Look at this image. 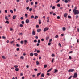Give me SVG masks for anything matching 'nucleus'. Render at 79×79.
<instances>
[{
	"mask_svg": "<svg viewBox=\"0 0 79 79\" xmlns=\"http://www.w3.org/2000/svg\"><path fill=\"white\" fill-rule=\"evenodd\" d=\"M73 13L74 15H78L79 14V11L78 10H74Z\"/></svg>",
	"mask_w": 79,
	"mask_h": 79,
	"instance_id": "1",
	"label": "nucleus"
},
{
	"mask_svg": "<svg viewBox=\"0 0 79 79\" xmlns=\"http://www.w3.org/2000/svg\"><path fill=\"white\" fill-rule=\"evenodd\" d=\"M77 76V73H75L74 74V76H73V77L74 78H76V77Z\"/></svg>",
	"mask_w": 79,
	"mask_h": 79,
	"instance_id": "2",
	"label": "nucleus"
},
{
	"mask_svg": "<svg viewBox=\"0 0 79 79\" xmlns=\"http://www.w3.org/2000/svg\"><path fill=\"white\" fill-rule=\"evenodd\" d=\"M73 71H74V69H72L68 70L69 73V72H73Z\"/></svg>",
	"mask_w": 79,
	"mask_h": 79,
	"instance_id": "3",
	"label": "nucleus"
},
{
	"mask_svg": "<svg viewBox=\"0 0 79 79\" xmlns=\"http://www.w3.org/2000/svg\"><path fill=\"white\" fill-rule=\"evenodd\" d=\"M49 29L48 28H45L44 29V32H46L47 31V30H48Z\"/></svg>",
	"mask_w": 79,
	"mask_h": 79,
	"instance_id": "4",
	"label": "nucleus"
},
{
	"mask_svg": "<svg viewBox=\"0 0 79 79\" xmlns=\"http://www.w3.org/2000/svg\"><path fill=\"white\" fill-rule=\"evenodd\" d=\"M29 19H27V20H26V24H28V23H29Z\"/></svg>",
	"mask_w": 79,
	"mask_h": 79,
	"instance_id": "5",
	"label": "nucleus"
},
{
	"mask_svg": "<svg viewBox=\"0 0 79 79\" xmlns=\"http://www.w3.org/2000/svg\"><path fill=\"white\" fill-rule=\"evenodd\" d=\"M47 21L48 23H49V17H48L47 18Z\"/></svg>",
	"mask_w": 79,
	"mask_h": 79,
	"instance_id": "6",
	"label": "nucleus"
},
{
	"mask_svg": "<svg viewBox=\"0 0 79 79\" xmlns=\"http://www.w3.org/2000/svg\"><path fill=\"white\" fill-rule=\"evenodd\" d=\"M32 34L33 35H35V32L33 30Z\"/></svg>",
	"mask_w": 79,
	"mask_h": 79,
	"instance_id": "7",
	"label": "nucleus"
},
{
	"mask_svg": "<svg viewBox=\"0 0 79 79\" xmlns=\"http://www.w3.org/2000/svg\"><path fill=\"white\" fill-rule=\"evenodd\" d=\"M40 31H41V29H39L37 30V32H39Z\"/></svg>",
	"mask_w": 79,
	"mask_h": 79,
	"instance_id": "8",
	"label": "nucleus"
},
{
	"mask_svg": "<svg viewBox=\"0 0 79 79\" xmlns=\"http://www.w3.org/2000/svg\"><path fill=\"white\" fill-rule=\"evenodd\" d=\"M67 16H68V14H67V13H65L64 14V17H65V18H66V17Z\"/></svg>",
	"mask_w": 79,
	"mask_h": 79,
	"instance_id": "9",
	"label": "nucleus"
},
{
	"mask_svg": "<svg viewBox=\"0 0 79 79\" xmlns=\"http://www.w3.org/2000/svg\"><path fill=\"white\" fill-rule=\"evenodd\" d=\"M52 68L50 69H49L48 70V71H47V73H48V72H50V71H51V70H52Z\"/></svg>",
	"mask_w": 79,
	"mask_h": 79,
	"instance_id": "10",
	"label": "nucleus"
},
{
	"mask_svg": "<svg viewBox=\"0 0 79 79\" xmlns=\"http://www.w3.org/2000/svg\"><path fill=\"white\" fill-rule=\"evenodd\" d=\"M62 30H63V31H65V30H66V28H65V27H63Z\"/></svg>",
	"mask_w": 79,
	"mask_h": 79,
	"instance_id": "11",
	"label": "nucleus"
},
{
	"mask_svg": "<svg viewBox=\"0 0 79 79\" xmlns=\"http://www.w3.org/2000/svg\"><path fill=\"white\" fill-rule=\"evenodd\" d=\"M36 65H39V62L38 61H36Z\"/></svg>",
	"mask_w": 79,
	"mask_h": 79,
	"instance_id": "12",
	"label": "nucleus"
},
{
	"mask_svg": "<svg viewBox=\"0 0 79 79\" xmlns=\"http://www.w3.org/2000/svg\"><path fill=\"white\" fill-rule=\"evenodd\" d=\"M41 74V72L38 73L37 75V77H38V76H39V75H40V74Z\"/></svg>",
	"mask_w": 79,
	"mask_h": 79,
	"instance_id": "13",
	"label": "nucleus"
},
{
	"mask_svg": "<svg viewBox=\"0 0 79 79\" xmlns=\"http://www.w3.org/2000/svg\"><path fill=\"white\" fill-rule=\"evenodd\" d=\"M18 66L17 65H14V68H18Z\"/></svg>",
	"mask_w": 79,
	"mask_h": 79,
	"instance_id": "14",
	"label": "nucleus"
},
{
	"mask_svg": "<svg viewBox=\"0 0 79 79\" xmlns=\"http://www.w3.org/2000/svg\"><path fill=\"white\" fill-rule=\"evenodd\" d=\"M16 18V15H14L13 17V19H15Z\"/></svg>",
	"mask_w": 79,
	"mask_h": 79,
	"instance_id": "15",
	"label": "nucleus"
},
{
	"mask_svg": "<svg viewBox=\"0 0 79 79\" xmlns=\"http://www.w3.org/2000/svg\"><path fill=\"white\" fill-rule=\"evenodd\" d=\"M5 19H6V20H8L9 19L7 17V16H6L5 17Z\"/></svg>",
	"mask_w": 79,
	"mask_h": 79,
	"instance_id": "16",
	"label": "nucleus"
},
{
	"mask_svg": "<svg viewBox=\"0 0 79 79\" xmlns=\"http://www.w3.org/2000/svg\"><path fill=\"white\" fill-rule=\"evenodd\" d=\"M76 9H77V7H75L74 8V9L73 10V12H74V10L75 11L76 10Z\"/></svg>",
	"mask_w": 79,
	"mask_h": 79,
	"instance_id": "17",
	"label": "nucleus"
},
{
	"mask_svg": "<svg viewBox=\"0 0 79 79\" xmlns=\"http://www.w3.org/2000/svg\"><path fill=\"white\" fill-rule=\"evenodd\" d=\"M30 56H33V53H30Z\"/></svg>",
	"mask_w": 79,
	"mask_h": 79,
	"instance_id": "18",
	"label": "nucleus"
},
{
	"mask_svg": "<svg viewBox=\"0 0 79 79\" xmlns=\"http://www.w3.org/2000/svg\"><path fill=\"white\" fill-rule=\"evenodd\" d=\"M39 24H41V20H39Z\"/></svg>",
	"mask_w": 79,
	"mask_h": 79,
	"instance_id": "19",
	"label": "nucleus"
},
{
	"mask_svg": "<svg viewBox=\"0 0 79 79\" xmlns=\"http://www.w3.org/2000/svg\"><path fill=\"white\" fill-rule=\"evenodd\" d=\"M44 76V73H42L41 75V77H43Z\"/></svg>",
	"mask_w": 79,
	"mask_h": 79,
	"instance_id": "20",
	"label": "nucleus"
},
{
	"mask_svg": "<svg viewBox=\"0 0 79 79\" xmlns=\"http://www.w3.org/2000/svg\"><path fill=\"white\" fill-rule=\"evenodd\" d=\"M29 11H32V8H30L29 9Z\"/></svg>",
	"mask_w": 79,
	"mask_h": 79,
	"instance_id": "21",
	"label": "nucleus"
},
{
	"mask_svg": "<svg viewBox=\"0 0 79 79\" xmlns=\"http://www.w3.org/2000/svg\"><path fill=\"white\" fill-rule=\"evenodd\" d=\"M15 70L16 71H19V69H18V68H16L15 69Z\"/></svg>",
	"mask_w": 79,
	"mask_h": 79,
	"instance_id": "22",
	"label": "nucleus"
},
{
	"mask_svg": "<svg viewBox=\"0 0 79 79\" xmlns=\"http://www.w3.org/2000/svg\"><path fill=\"white\" fill-rule=\"evenodd\" d=\"M44 68H46L47 67V65H44Z\"/></svg>",
	"mask_w": 79,
	"mask_h": 79,
	"instance_id": "23",
	"label": "nucleus"
},
{
	"mask_svg": "<svg viewBox=\"0 0 79 79\" xmlns=\"http://www.w3.org/2000/svg\"><path fill=\"white\" fill-rule=\"evenodd\" d=\"M49 39V37H47L46 38V40H48Z\"/></svg>",
	"mask_w": 79,
	"mask_h": 79,
	"instance_id": "24",
	"label": "nucleus"
},
{
	"mask_svg": "<svg viewBox=\"0 0 79 79\" xmlns=\"http://www.w3.org/2000/svg\"><path fill=\"white\" fill-rule=\"evenodd\" d=\"M34 55H35V56H37L38 55V54L37 53H35Z\"/></svg>",
	"mask_w": 79,
	"mask_h": 79,
	"instance_id": "25",
	"label": "nucleus"
},
{
	"mask_svg": "<svg viewBox=\"0 0 79 79\" xmlns=\"http://www.w3.org/2000/svg\"><path fill=\"white\" fill-rule=\"evenodd\" d=\"M20 58V59H22V60H23V59H24V57L23 56H21Z\"/></svg>",
	"mask_w": 79,
	"mask_h": 79,
	"instance_id": "26",
	"label": "nucleus"
},
{
	"mask_svg": "<svg viewBox=\"0 0 79 79\" xmlns=\"http://www.w3.org/2000/svg\"><path fill=\"white\" fill-rule=\"evenodd\" d=\"M61 6V5H60V4H58L57 5V6H58V7H60Z\"/></svg>",
	"mask_w": 79,
	"mask_h": 79,
	"instance_id": "27",
	"label": "nucleus"
},
{
	"mask_svg": "<svg viewBox=\"0 0 79 79\" xmlns=\"http://www.w3.org/2000/svg\"><path fill=\"white\" fill-rule=\"evenodd\" d=\"M64 2H65V3H67L68 2V1L67 0H65Z\"/></svg>",
	"mask_w": 79,
	"mask_h": 79,
	"instance_id": "28",
	"label": "nucleus"
},
{
	"mask_svg": "<svg viewBox=\"0 0 79 79\" xmlns=\"http://www.w3.org/2000/svg\"><path fill=\"white\" fill-rule=\"evenodd\" d=\"M21 23L22 24H24V21H22L21 22Z\"/></svg>",
	"mask_w": 79,
	"mask_h": 79,
	"instance_id": "29",
	"label": "nucleus"
},
{
	"mask_svg": "<svg viewBox=\"0 0 79 79\" xmlns=\"http://www.w3.org/2000/svg\"><path fill=\"white\" fill-rule=\"evenodd\" d=\"M54 71H55V73H57V72H58V70H56V69L54 70Z\"/></svg>",
	"mask_w": 79,
	"mask_h": 79,
	"instance_id": "30",
	"label": "nucleus"
},
{
	"mask_svg": "<svg viewBox=\"0 0 79 79\" xmlns=\"http://www.w3.org/2000/svg\"><path fill=\"white\" fill-rule=\"evenodd\" d=\"M23 25L22 24H20V27H23Z\"/></svg>",
	"mask_w": 79,
	"mask_h": 79,
	"instance_id": "31",
	"label": "nucleus"
},
{
	"mask_svg": "<svg viewBox=\"0 0 79 79\" xmlns=\"http://www.w3.org/2000/svg\"><path fill=\"white\" fill-rule=\"evenodd\" d=\"M35 19H37V18H38V16H35V18H34Z\"/></svg>",
	"mask_w": 79,
	"mask_h": 79,
	"instance_id": "32",
	"label": "nucleus"
},
{
	"mask_svg": "<svg viewBox=\"0 0 79 79\" xmlns=\"http://www.w3.org/2000/svg\"><path fill=\"white\" fill-rule=\"evenodd\" d=\"M6 22L7 24H9V23H10L9 22V21L7 20L6 21Z\"/></svg>",
	"mask_w": 79,
	"mask_h": 79,
	"instance_id": "33",
	"label": "nucleus"
},
{
	"mask_svg": "<svg viewBox=\"0 0 79 79\" xmlns=\"http://www.w3.org/2000/svg\"><path fill=\"white\" fill-rule=\"evenodd\" d=\"M27 16H28L27 14H25V16H26V17H27Z\"/></svg>",
	"mask_w": 79,
	"mask_h": 79,
	"instance_id": "34",
	"label": "nucleus"
},
{
	"mask_svg": "<svg viewBox=\"0 0 79 79\" xmlns=\"http://www.w3.org/2000/svg\"><path fill=\"white\" fill-rule=\"evenodd\" d=\"M27 40H24V42L25 43V44H26V43H27Z\"/></svg>",
	"mask_w": 79,
	"mask_h": 79,
	"instance_id": "35",
	"label": "nucleus"
},
{
	"mask_svg": "<svg viewBox=\"0 0 79 79\" xmlns=\"http://www.w3.org/2000/svg\"><path fill=\"white\" fill-rule=\"evenodd\" d=\"M36 28H39V25H37L36 26Z\"/></svg>",
	"mask_w": 79,
	"mask_h": 79,
	"instance_id": "36",
	"label": "nucleus"
},
{
	"mask_svg": "<svg viewBox=\"0 0 79 79\" xmlns=\"http://www.w3.org/2000/svg\"><path fill=\"white\" fill-rule=\"evenodd\" d=\"M54 61V58H53V59H52V63H53Z\"/></svg>",
	"mask_w": 79,
	"mask_h": 79,
	"instance_id": "37",
	"label": "nucleus"
},
{
	"mask_svg": "<svg viewBox=\"0 0 79 79\" xmlns=\"http://www.w3.org/2000/svg\"><path fill=\"white\" fill-rule=\"evenodd\" d=\"M2 58H3V59H5V56H2Z\"/></svg>",
	"mask_w": 79,
	"mask_h": 79,
	"instance_id": "38",
	"label": "nucleus"
},
{
	"mask_svg": "<svg viewBox=\"0 0 79 79\" xmlns=\"http://www.w3.org/2000/svg\"><path fill=\"white\" fill-rule=\"evenodd\" d=\"M10 13H13V10H10Z\"/></svg>",
	"mask_w": 79,
	"mask_h": 79,
	"instance_id": "39",
	"label": "nucleus"
},
{
	"mask_svg": "<svg viewBox=\"0 0 79 79\" xmlns=\"http://www.w3.org/2000/svg\"><path fill=\"white\" fill-rule=\"evenodd\" d=\"M16 45L17 47H20V45H19L18 44H17Z\"/></svg>",
	"mask_w": 79,
	"mask_h": 79,
	"instance_id": "40",
	"label": "nucleus"
},
{
	"mask_svg": "<svg viewBox=\"0 0 79 79\" xmlns=\"http://www.w3.org/2000/svg\"><path fill=\"white\" fill-rule=\"evenodd\" d=\"M2 38H3V39H6V38L4 36H3Z\"/></svg>",
	"mask_w": 79,
	"mask_h": 79,
	"instance_id": "41",
	"label": "nucleus"
},
{
	"mask_svg": "<svg viewBox=\"0 0 79 79\" xmlns=\"http://www.w3.org/2000/svg\"><path fill=\"white\" fill-rule=\"evenodd\" d=\"M20 43L21 44H23V43H24V41H21L20 42Z\"/></svg>",
	"mask_w": 79,
	"mask_h": 79,
	"instance_id": "42",
	"label": "nucleus"
},
{
	"mask_svg": "<svg viewBox=\"0 0 79 79\" xmlns=\"http://www.w3.org/2000/svg\"><path fill=\"white\" fill-rule=\"evenodd\" d=\"M37 53H40V51H39V50H38L37 51Z\"/></svg>",
	"mask_w": 79,
	"mask_h": 79,
	"instance_id": "43",
	"label": "nucleus"
},
{
	"mask_svg": "<svg viewBox=\"0 0 79 79\" xmlns=\"http://www.w3.org/2000/svg\"><path fill=\"white\" fill-rule=\"evenodd\" d=\"M55 37H56V38H58V35H56Z\"/></svg>",
	"mask_w": 79,
	"mask_h": 79,
	"instance_id": "44",
	"label": "nucleus"
},
{
	"mask_svg": "<svg viewBox=\"0 0 79 79\" xmlns=\"http://www.w3.org/2000/svg\"><path fill=\"white\" fill-rule=\"evenodd\" d=\"M31 18H34V16L33 15H32L31 16Z\"/></svg>",
	"mask_w": 79,
	"mask_h": 79,
	"instance_id": "45",
	"label": "nucleus"
},
{
	"mask_svg": "<svg viewBox=\"0 0 79 79\" xmlns=\"http://www.w3.org/2000/svg\"><path fill=\"white\" fill-rule=\"evenodd\" d=\"M55 6H53L52 7V9H53V10H54V9H55Z\"/></svg>",
	"mask_w": 79,
	"mask_h": 79,
	"instance_id": "46",
	"label": "nucleus"
},
{
	"mask_svg": "<svg viewBox=\"0 0 79 79\" xmlns=\"http://www.w3.org/2000/svg\"><path fill=\"white\" fill-rule=\"evenodd\" d=\"M40 40H38V43H40Z\"/></svg>",
	"mask_w": 79,
	"mask_h": 79,
	"instance_id": "47",
	"label": "nucleus"
},
{
	"mask_svg": "<svg viewBox=\"0 0 79 79\" xmlns=\"http://www.w3.org/2000/svg\"><path fill=\"white\" fill-rule=\"evenodd\" d=\"M34 71H37V69H35Z\"/></svg>",
	"mask_w": 79,
	"mask_h": 79,
	"instance_id": "48",
	"label": "nucleus"
},
{
	"mask_svg": "<svg viewBox=\"0 0 79 79\" xmlns=\"http://www.w3.org/2000/svg\"><path fill=\"white\" fill-rule=\"evenodd\" d=\"M68 18H69L70 19V18H71V16H69H69H68Z\"/></svg>",
	"mask_w": 79,
	"mask_h": 79,
	"instance_id": "49",
	"label": "nucleus"
},
{
	"mask_svg": "<svg viewBox=\"0 0 79 79\" xmlns=\"http://www.w3.org/2000/svg\"><path fill=\"white\" fill-rule=\"evenodd\" d=\"M58 45H59L60 47H61V44L60 43H59Z\"/></svg>",
	"mask_w": 79,
	"mask_h": 79,
	"instance_id": "50",
	"label": "nucleus"
},
{
	"mask_svg": "<svg viewBox=\"0 0 79 79\" xmlns=\"http://www.w3.org/2000/svg\"><path fill=\"white\" fill-rule=\"evenodd\" d=\"M69 59H70V60H71V57L70 56H69Z\"/></svg>",
	"mask_w": 79,
	"mask_h": 79,
	"instance_id": "51",
	"label": "nucleus"
},
{
	"mask_svg": "<svg viewBox=\"0 0 79 79\" xmlns=\"http://www.w3.org/2000/svg\"><path fill=\"white\" fill-rule=\"evenodd\" d=\"M29 7H27L26 8V9L27 10H29Z\"/></svg>",
	"mask_w": 79,
	"mask_h": 79,
	"instance_id": "52",
	"label": "nucleus"
},
{
	"mask_svg": "<svg viewBox=\"0 0 79 79\" xmlns=\"http://www.w3.org/2000/svg\"><path fill=\"white\" fill-rule=\"evenodd\" d=\"M52 57H53V56H55V54H52Z\"/></svg>",
	"mask_w": 79,
	"mask_h": 79,
	"instance_id": "53",
	"label": "nucleus"
},
{
	"mask_svg": "<svg viewBox=\"0 0 79 79\" xmlns=\"http://www.w3.org/2000/svg\"><path fill=\"white\" fill-rule=\"evenodd\" d=\"M10 43L11 44H13V43H14V41H12L10 42Z\"/></svg>",
	"mask_w": 79,
	"mask_h": 79,
	"instance_id": "54",
	"label": "nucleus"
},
{
	"mask_svg": "<svg viewBox=\"0 0 79 79\" xmlns=\"http://www.w3.org/2000/svg\"><path fill=\"white\" fill-rule=\"evenodd\" d=\"M48 45H51V43H48Z\"/></svg>",
	"mask_w": 79,
	"mask_h": 79,
	"instance_id": "55",
	"label": "nucleus"
},
{
	"mask_svg": "<svg viewBox=\"0 0 79 79\" xmlns=\"http://www.w3.org/2000/svg\"><path fill=\"white\" fill-rule=\"evenodd\" d=\"M17 51H19V48H17L16 49Z\"/></svg>",
	"mask_w": 79,
	"mask_h": 79,
	"instance_id": "56",
	"label": "nucleus"
},
{
	"mask_svg": "<svg viewBox=\"0 0 79 79\" xmlns=\"http://www.w3.org/2000/svg\"><path fill=\"white\" fill-rule=\"evenodd\" d=\"M57 19H60V17L59 16H58L57 17Z\"/></svg>",
	"mask_w": 79,
	"mask_h": 79,
	"instance_id": "57",
	"label": "nucleus"
},
{
	"mask_svg": "<svg viewBox=\"0 0 79 79\" xmlns=\"http://www.w3.org/2000/svg\"><path fill=\"white\" fill-rule=\"evenodd\" d=\"M20 19L21 20H23V17H21L20 18Z\"/></svg>",
	"mask_w": 79,
	"mask_h": 79,
	"instance_id": "58",
	"label": "nucleus"
},
{
	"mask_svg": "<svg viewBox=\"0 0 79 79\" xmlns=\"http://www.w3.org/2000/svg\"><path fill=\"white\" fill-rule=\"evenodd\" d=\"M60 0H58L57 1H56V3H58V2H60Z\"/></svg>",
	"mask_w": 79,
	"mask_h": 79,
	"instance_id": "59",
	"label": "nucleus"
},
{
	"mask_svg": "<svg viewBox=\"0 0 79 79\" xmlns=\"http://www.w3.org/2000/svg\"><path fill=\"white\" fill-rule=\"evenodd\" d=\"M5 13H7V10H5Z\"/></svg>",
	"mask_w": 79,
	"mask_h": 79,
	"instance_id": "60",
	"label": "nucleus"
},
{
	"mask_svg": "<svg viewBox=\"0 0 79 79\" xmlns=\"http://www.w3.org/2000/svg\"><path fill=\"white\" fill-rule=\"evenodd\" d=\"M73 53V51H70L69 52V53Z\"/></svg>",
	"mask_w": 79,
	"mask_h": 79,
	"instance_id": "61",
	"label": "nucleus"
},
{
	"mask_svg": "<svg viewBox=\"0 0 79 79\" xmlns=\"http://www.w3.org/2000/svg\"><path fill=\"white\" fill-rule=\"evenodd\" d=\"M36 45L37 46H39V43H37Z\"/></svg>",
	"mask_w": 79,
	"mask_h": 79,
	"instance_id": "62",
	"label": "nucleus"
},
{
	"mask_svg": "<svg viewBox=\"0 0 79 79\" xmlns=\"http://www.w3.org/2000/svg\"><path fill=\"white\" fill-rule=\"evenodd\" d=\"M77 32H79V28L77 29Z\"/></svg>",
	"mask_w": 79,
	"mask_h": 79,
	"instance_id": "63",
	"label": "nucleus"
},
{
	"mask_svg": "<svg viewBox=\"0 0 79 79\" xmlns=\"http://www.w3.org/2000/svg\"><path fill=\"white\" fill-rule=\"evenodd\" d=\"M34 42H37V40H34Z\"/></svg>",
	"mask_w": 79,
	"mask_h": 79,
	"instance_id": "64",
	"label": "nucleus"
}]
</instances>
